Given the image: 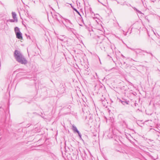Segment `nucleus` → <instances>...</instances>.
Segmentation results:
<instances>
[{"label":"nucleus","instance_id":"nucleus-3","mask_svg":"<svg viewBox=\"0 0 160 160\" xmlns=\"http://www.w3.org/2000/svg\"><path fill=\"white\" fill-rule=\"evenodd\" d=\"M14 30L16 34L17 32H20L19 31V29L18 27H15Z\"/></svg>","mask_w":160,"mask_h":160},{"label":"nucleus","instance_id":"nucleus-6","mask_svg":"<svg viewBox=\"0 0 160 160\" xmlns=\"http://www.w3.org/2000/svg\"><path fill=\"white\" fill-rule=\"evenodd\" d=\"M75 10L76 11V12H78V13L79 14V12L77 11V10L76 9H75Z\"/></svg>","mask_w":160,"mask_h":160},{"label":"nucleus","instance_id":"nucleus-1","mask_svg":"<svg viewBox=\"0 0 160 160\" xmlns=\"http://www.w3.org/2000/svg\"><path fill=\"white\" fill-rule=\"evenodd\" d=\"M15 56L17 60L19 62L22 64H25L26 63V61L22 57V55L17 50H16L14 52Z\"/></svg>","mask_w":160,"mask_h":160},{"label":"nucleus","instance_id":"nucleus-4","mask_svg":"<svg viewBox=\"0 0 160 160\" xmlns=\"http://www.w3.org/2000/svg\"><path fill=\"white\" fill-rule=\"evenodd\" d=\"M74 128V131H75L78 134L79 136L80 137H81V135L80 134L79 131H78V130H77V128Z\"/></svg>","mask_w":160,"mask_h":160},{"label":"nucleus","instance_id":"nucleus-2","mask_svg":"<svg viewBox=\"0 0 160 160\" xmlns=\"http://www.w3.org/2000/svg\"><path fill=\"white\" fill-rule=\"evenodd\" d=\"M16 37L18 39L20 40H22L23 39V38L22 36V34L20 32H17L16 34Z\"/></svg>","mask_w":160,"mask_h":160},{"label":"nucleus","instance_id":"nucleus-5","mask_svg":"<svg viewBox=\"0 0 160 160\" xmlns=\"http://www.w3.org/2000/svg\"><path fill=\"white\" fill-rule=\"evenodd\" d=\"M12 16L13 18L14 19H15L16 18V16L15 13L14 12H12Z\"/></svg>","mask_w":160,"mask_h":160}]
</instances>
